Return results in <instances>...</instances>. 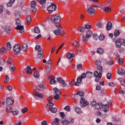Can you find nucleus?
Wrapping results in <instances>:
<instances>
[{
	"mask_svg": "<svg viewBox=\"0 0 125 125\" xmlns=\"http://www.w3.org/2000/svg\"><path fill=\"white\" fill-rule=\"evenodd\" d=\"M79 43L76 41H74L72 44V45L74 46H75V47L79 46Z\"/></svg>",
	"mask_w": 125,
	"mask_h": 125,
	"instance_id": "603ef678",
	"label": "nucleus"
},
{
	"mask_svg": "<svg viewBox=\"0 0 125 125\" xmlns=\"http://www.w3.org/2000/svg\"><path fill=\"white\" fill-rule=\"evenodd\" d=\"M102 107H103L102 108L103 110L105 112H106L109 110V106L107 104L103 105Z\"/></svg>",
	"mask_w": 125,
	"mask_h": 125,
	"instance_id": "f3484780",
	"label": "nucleus"
},
{
	"mask_svg": "<svg viewBox=\"0 0 125 125\" xmlns=\"http://www.w3.org/2000/svg\"><path fill=\"white\" fill-rule=\"evenodd\" d=\"M28 111V109L27 107H25L24 108L22 109L21 111L24 114L25 112H27Z\"/></svg>",
	"mask_w": 125,
	"mask_h": 125,
	"instance_id": "5fc2aeb1",
	"label": "nucleus"
},
{
	"mask_svg": "<svg viewBox=\"0 0 125 125\" xmlns=\"http://www.w3.org/2000/svg\"><path fill=\"white\" fill-rule=\"evenodd\" d=\"M59 120L57 118H55L54 119V121L52 122V125H59Z\"/></svg>",
	"mask_w": 125,
	"mask_h": 125,
	"instance_id": "6ab92c4d",
	"label": "nucleus"
},
{
	"mask_svg": "<svg viewBox=\"0 0 125 125\" xmlns=\"http://www.w3.org/2000/svg\"><path fill=\"white\" fill-rule=\"evenodd\" d=\"M97 52L100 54H102L104 52L103 50L101 48H99L97 49Z\"/></svg>",
	"mask_w": 125,
	"mask_h": 125,
	"instance_id": "2f4dec72",
	"label": "nucleus"
},
{
	"mask_svg": "<svg viewBox=\"0 0 125 125\" xmlns=\"http://www.w3.org/2000/svg\"><path fill=\"white\" fill-rule=\"evenodd\" d=\"M118 73L120 75H122L125 73V70L121 68H119L117 71Z\"/></svg>",
	"mask_w": 125,
	"mask_h": 125,
	"instance_id": "393cba45",
	"label": "nucleus"
},
{
	"mask_svg": "<svg viewBox=\"0 0 125 125\" xmlns=\"http://www.w3.org/2000/svg\"><path fill=\"white\" fill-rule=\"evenodd\" d=\"M56 6L55 3H52L50 6L47 7V10L48 11V13L50 14L53 11L56 10Z\"/></svg>",
	"mask_w": 125,
	"mask_h": 125,
	"instance_id": "f03ea898",
	"label": "nucleus"
},
{
	"mask_svg": "<svg viewBox=\"0 0 125 125\" xmlns=\"http://www.w3.org/2000/svg\"><path fill=\"white\" fill-rule=\"evenodd\" d=\"M7 104L12 105L14 103V99L11 97H8L6 99Z\"/></svg>",
	"mask_w": 125,
	"mask_h": 125,
	"instance_id": "20e7f679",
	"label": "nucleus"
},
{
	"mask_svg": "<svg viewBox=\"0 0 125 125\" xmlns=\"http://www.w3.org/2000/svg\"><path fill=\"white\" fill-rule=\"evenodd\" d=\"M86 77L88 78H90L92 77V73L89 71H87L86 73Z\"/></svg>",
	"mask_w": 125,
	"mask_h": 125,
	"instance_id": "4c0bfd02",
	"label": "nucleus"
},
{
	"mask_svg": "<svg viewBox=\"0 0 125 125\" xmlns=\"http://www.w3.org/2000/svg\"><path fill=\"white\" fill-rule=\"evenodd\" d=\"M57 82L54 79V77H53L50 81L49 83L51 84H55Z\"/></svg>",
	"mask_w": 125,
	"mask_h": 125,
	"instance_id": "72a5a7b5",
	"label": "nucleus"
},
{
	"mask_svg": "<svg viewBox=\"0 0 125 125\" xmlns=\"http://www.w3.org/2000/svg\"><path fill=\"white\" fill-rule=\"evenodd\" d=\"M13 61L11 58H9L6 62L7 64H9L12 63L13 62Z\"/></svg>",
	"mask_w": 125,
	"mask_h": 125,
	"instance_id": "49530a36",
	"label": "nucleus"
},
{
	"mask_svg": "<svg viewBox=\"0 0 125 125\" xmlns=\"http://www.w3.org/2000/svg\"><path fill=\"white\" fill-rule=\"evenodd\" d=\"M53 90H55V94L60 95V94H61V93H60L61 91L58 90L57 88H54Z\"/></svg>",
	"mask_w": 125,
	"mask_h": 125,
	"instance_id": "c85d7f7f",
	"label": "nucleus"
},
{
	"mask_svg": "<svg viewBox=\"0 0 125 125\" xmlns=\"http://www.w3.org/2000/svg\"><path fill=\"white\" fill-rule=\"evenodd\" d=\"M60 20L61 17L59 14L54 15L51 17V20L55 24L56 26H59L60 24L59 22Z\"/></svg>",
	"mask_w": 125,
	"mask_h": 125,
	"instance_id": "f257e3e1",
	"label": "nucleus"
},
{
	"mask_svg": "<svg viewBox=\"0 0 125 125\" xmlns=\"http://www.w3.org/2000/svg\"><path fill=\"white\" fill-rule=\"evenodd\" d=\"M75 110L77 113H81V109L78 106H76L75 108Z\"/></svg>",
	"mask_w": 125,
	"mask_h": 125,
	"instance_id": "58836bf2",
	"label": "nucleus"
},
{
	"mask_svg": "<svg viewBox=\"0 0 125 125\" xmlns=\"http://www.w3.org/2000/svg\"><path fill=\"white\" fill-rule=\"evenodd\" d=\"M119 91L120 94H125V87L121 88L119 90Z\"/></svg>",
	"mask_w": 125,
	"mask_h": 125,
	"instance_id": "de8ad7c7",
	"label": "nucleus"
},
{
	"mask_svg": "<svg viewBox=\"0 0 125 125\" xmlns=\"http://www.w3.org/2000/svg\"><path fill=\"white\" fill-rule=\"evenodd\" d=\"M96 26L98 28H102L103 26V24L100 22H98L96 25Z\"/></svg>",
	"mask_w": 125,
	"mask_h": 125,
	"instance_id": "3c124183",
	"label": "nucleus"
},
{
	"mask_svg": "<svg viewBox=\"0 0 125 125\" xmlns=\"http://www.w3.org/2000/svg\"><path fill=\"white\" fill-rule=\"evenodd\" d=\"M33 75L35 78H38L39 76V72L37 71H35L33 74Z\"/></svg>",
	"mask_w": 125,
	"mask_h": 125,
	"instance_id": "c9c22d12",
	"label": "nucleus"
},
{
	"mask_svg": "<svg viewBox=\"0 0 125 125\" xmlns=\"http://www.w3.org/2000/svg\"><path fill=\"white\" fill-rule=\"evenodd\" d=\"M96 103L95 101L94 100H93V101L91 102L90 105L91 106H95Z\"/></svg>",
	"mask_w": 125,
	"mask_h": 125,
	"instance_id": "e2e57ef3",
	"label": "nucleus"
},
{
	"mask_svg": "<svg viewBox=\"0 0 125 125\" xmlns=\"http://www.w3.org/2000/svg\"><path fill=\"white\" fill-rule=\"evenodd\" d=\"M26 21H27V23L28 25L29 24L31 21V18L30 16L28 15L27 16L26 18Z\"/></svg>",
	"mask_w": 125,
	"mask_h": 125,
	"instance_id": "7c9ffc66",
	"label": "nucleus"
},
{
	"mask_svg": "<svg viewBox=\"0 0 125 125\" xmlns=\"http://www.w3.org/2000/svg\"><path fill=\"white\" fill-rule=\"evenodd\" d=\"M102 104L101 103H98L96 104L95 107L97 109H101L102 108Z\"/></svg>",
	"mask_w": 125,
	"mask_h": 125,
	"instance_id": "5701e85b",
	"label": "nucleus"
},
{
	"mask_svg": "<svg viewBox=\"0 0 125 125\" xmlns=\"http://www.w3.org/2000/svg\"><path fill=\"white\" fill-rule=\"evenodd\" d=\"M64 109L67 111H69L70 110V107L68 105L67 106L65 107Z\"/></svg>",
	"mask_w": 125,
	"mask_h": 125,
	"instance_id": "774afa93",
	"label": "nucleus"
},
{
	"mask_svg": "<svg viewBox=\"0 0 125 125\" xmlns=\"http://www.w3.org/2000/svg\"><path fill=\"white\" fill-rule=\"evenodd\" d=\"M21 48V49L23 52H25L26 51L28 48L27 44L25 43L23 44Z\"/></svg>",
	"mask_w": 125,
	"mask_h": 125,
	"instance_id": "a211bd4d",
	"label": "nucleus"
},
{
	"mask_svg": "<svg viewBox=\"0 0 125 125\" xmlns=\"http://www.w3.org/2000/svg\"><path fill=\"white\" fill-rule=\"evenodd\" d=\"M104 10L105 11L107 12L108 11L111 10V8L110 7H105L104 8Z\"/></svg>",
	"mask_w": 125,
	"mask_h": 125,
	"instance_id": "09e8293b",
	"label": "nucleus"
},
{
	"mask_svg": "<svg viewBox=\"0 0 125 125\" xmlns=\"http://www.w3.org/2000/svg\"><path fill=\"white\" fill-rule=\"evenodd\" d=\"M87 38L86 37V36L85 37L83 35L82 39V41L83 42H86L88 40Z\"/></svg>",
	"mask_w": 125,
	"mask_h": 125,
	"instance_id": "13d9d810",
	"label": "nucleus"
},
{
	"mask_svg": "<svg viewBox=\"0 0 125 125\" xmlns=\"http://www.w3.org/2000/svg\"><path fill=\"white\" fill-rule=\"evenodd\" d=\"M33 95L36 96L41 99H43L44 97V94L43 93H36L35 94H33Z\"/></svg>",
	"mask_w": 125,
	"mask_h": 125,
	"instance_id": "9b49d317",
	"label": "nucleus"
},
{
	"mask_svg": "<svg viewBox=\"0 0 125 125\" xmlns=\"http://www.w3.org/2000/svg\"><path fill=\"white\" fill-rule=\"evenodd\" d=\"M54 105V104L53 103H49L48 104H47L46 106V109L48 111L50 110V109Z\"/></svg>",
	"mask_w": 125,
	"mask_h": 125,
	"instance_id": "412c9836",
	"label": "nucleus"
},
{
	"mask_svg": "<svg viewBox=\"0 0 125 125\" xmlns=\"http://www.w3.org/2000/svg\"><path fill=\"white\" fill-rule=\"evenodd\" d=\"M112 26V24L111 22L110 21H109L108 22L106 26L107 30L108 31H109L111 30Z\"/></svg>",
	"mask_w": 125,
	"mask_h": 125,
	"instance_id": "b1692460",
	"label": "nucleus"
},
{
	"mask_svg": "<svg viewBox=\"0 0 125 125\" xmlns=\"http://www.w3.org/2000/svg\"><path fill=\"white\" fill-rule=\"evenodd\" d=\"M57 80L58 82L62 84V86L63 87H64L66 86V83L62 78L59 77L57 78Z\"/></svg>",
	"mask_w": 125,
	"mask_h": 125,
	"instance_id": "39448f33",
	"label": "nucleus"
},
{
	"mask_svg": "<svg viewBox=\"0 0 125 125\" xmlns=\"http://www.w3.org/2000/svg\"><path fill=\"white\" fill-rule=\"evenodd\" d=\"M53 99L55 100H59L60 99V95L55 94L53 97Z\"/></svg>",
	"mask_w": 125,
	"mask_h": 125,
	"instance_id": "bf43d9fd",
	"label": "nucleus"
},
{
	"mask_svg": "<svg viewBox=\"0 0 125 125\" xmlns=\"http://www.w3.org/2000/svg\"><path fill=\"white\" fill-rule=\"evenodd\" d=\"M50 111L52 113H55L57 112V109L56 108H53L52 107L50 108Z\"/></svg>",
	"mask_w": 125,
	"mask_h": 125,
	"instance_id": "79ce46f5",
	"label": "nucleus"
},
{
	"mask_svg": "<svg viewBox=\"0 0 125 125\" xmlns=\"http://www.w3.org/2000/svg\"><path fill=\"white\" fill-rule=\"evenodd\" d=\"M97 70L99 71V72L102 73L103 72V67L100 65L97 66Z\"/></svg>",
	"mask_w": 125,
	"mask_h": 125,
	"instance_id": "a18cd8bd",
	"label": "nucleus"
},
{
	"mask_svg": "<svg viewBox=\"0 0 125 125\" xmlns=\"http://www.w3.org/2000/svg\"><path fill=\"white\" fill-rule=\"evenodd\" d=\"M58 29H56V30H54L53 31V32L56 35H58L61 33V31H62L61 30V25L59 26L58 27L56 26Z\"/></svg>",
	"mask_w": 125,
	"mask_h": 125,
	"instance_id": "0eeeda50",
	"label": "nucleus"
},
{
	"mask_svg": "<svg viewBox=\"0 0 125 125\" xmlns=\"http://www.w3.org/2000/svg\"><path fill=\"white\" fill-rule=\"evenodd\" d=\"M34 32L37 33H39L40 32V30L38 27H35L34 29Z\"/></svg>",
	"mask_w": 125,
	"mask_h": 125,
	"instance_id": "37998d69",
	"label": "nucleus"
},
{
	"mask_svg": "<svg viewBox=\"0 0 125 125\" xmlns=\"http://www.w3.org/2000/svg\"><path fill=\"white\" fill-rule=\"evenodd\" d=\"M51 68V65H49L46 66L45 68V71L47 74H49L50 72Z\"/></svg>",
	"mask_w": 125,
	"mask_h": 125,
	"instance_id": "cd10ccee",
	"label": "nucleus"
},
{
	"mask_svg": "<svg viewBox=\"0 0 125 125\" xmlns=\"http://www.w3.org/2000/svg\"><path fill=\"white\" fill-rule=\"evenodd\" d=\"M31 7H35L36 6V3L35 1L33 0L31 3Z\"/></svg>",
	"mask_w": 125,
	"mask_h": 125,
	"instance_id": "864d4df0",
	"label": "nucleus"
},
{
	"mask_svg": "<svg viewBox=\"0 0 125 125\" xmlns=\"http://www.w3.org/2000/svg\"><path fill=\"white\" fill-rule=\"evenodd\" d=\"M24 27L23 26L21 25H18L17 27L15 28L17 30H19V32L22 34L24 32Z\"/></svg>",
	"mask_w": 125,
	"mask_h": 125,
	"instance_id": "1a4fd4ad",
	"label": "nucleus"
},
{
	"mask_svg": "<svg viewBox=\"0 0 125 125\" xmlns=\"http://www.w3.org/2000/svg\"><path fill=\"white\" fill-rule=\"evenodd\" d=\"M62 123L64 125H67L69 123V122L67 120H66L65 118H63L61 119Z\"/></svg>",
	"mask_w": 125,
	"mask_h": 125,
	"instance_id": "4be33fe9",
	"label": "nucleus"
},
{
	"mask_svg": "<svg viewBox=\"0 0 125 125\" xmlns=\"http://www.w3.org/2000/svg\"><path fill=\"white\" fill-rule=\"evenodd\" d=\"M104 34H101L99 37V38L100 40H103L104 39Z\"/></svg>",
	"mask_w": 125,
	"mask_h": 125,
	"instance_id": "680f3d73",
	"label": "nucleus"
},
{
	"mask_svg": "<svg viewBox=\"0 0 125 125\" xmlns=\"http://www.w3.org/2000/svg\"><path fill=\"white\" fill-rule=\"evenodd\" d=\"M120 32L118 30H116L114 32V35L115 37L118 36Z\"/></svg>",
	"mask_w": 125,
	"mask_h": 125,
	"instance_id": "4d7b16f0",
	"label": "nucleus"
},
{
	"mask_svg": "<svg viewBox=\"0 0 125 125\" xmlns=\"http://www.w3.org/2000/svg\"><path fill=\"white\" fill-rule=\"evenodd\" d=\"M122 41L121 39H118L115 41V43L117 47L118 48L121 47V45L122 44Z\"/></svg>",
	"mask_w": 125,
	"mask_h": 125,
	"instance_id": "6e6552de",
	"label": "nucleus"
},
{
	"mask_svg": "<svg viewBox=\"0 0 125 125\" xmlns=\"http://www.w3.org/2000/svg\"><path fill=\"white\" fill-rule=\"evenodd\" d=\"M6 90L9 91H11L12 90V87L10 85L7 86L6 87Z\"/></svg>",
	"mask_w": 125,
	"mask_h": 125,
	"instance_id": "69168bd1",
	"label": "nucleus"
},
{
	"mask_svg": "<svg viewBox=\"0 0 125 125\" xmlns=\"http://www.w3.org/2000/svg\"><path fill=\"white\" fill-rule=\"evenodd\" d=\"M35 49L38 52H42V48L39 45H36L35 47Z\"/></svg>",
	"mask_w": 125,
	"mask_h": 125,
	"instance_id": "bb28decb",
	"label": "nucleus"
},
{
	"mask_svg": "<svg viewBox=\"0 0 125 125\" xmlns=\"http://www.w3.org/2000/svg\"><path fill=\"white\" fill-rule=\"evenodd\" d=\"M118 80L125 87V81L122 78H119Z\"/></svg>",
	"mask_w": 125,
	"mask_h": 125,
	"instance_id": "f704fd0d",
	"label": "nucleus"
},
{
	"mask_svg": "<svg viewBox=\"0 0 125 125\" xmlns=\"http://www.w3.org/2000/svg\"><path fill=\"white\" fill-rule=\"evenodd\" d=\"M93 35V33L92 31L89 30H88L86 32V37L87 38L90 37Z\"/></svg>",
	"mask_w": 125,
	"mask_h": 125,
	"instance_id": "4468645a",
	"label": "nucleus"
},
{
	"mask_svg": "<svg viewBox=\"0 0 125 125\" xmlns=\"http://www.w3.org/2000/svg\"><path fill=\"white\" fill-rule=\"evenodd\" d=\"M9 68L12 72L16 70V67L13 64L10 65L9 67Z\"/></svg>",
	"mask_w": 125,
	"mask_h": 125,
	"instance_id": "e433bc0d",
	"label": "nucleus"
},
{
	"mask_svg": "<svg viewBox=\"0 0 125 125\" xmlns=\"http://www.w3.org/2000/svg\"><path fill=\"white\" fill-rule=\"evenodd\" d=\"M7 50L6 47H2L0 48V53L1 54H4L7 51Z\"/></svg>",
	"mask_w": 125,
	"mask_h": 125,
	"instance_id": "2eb2a0df",
	"label": "nucleus"
},
{
	"mask_svg": "<svg viewBox=\"0 0 125 125\" xmlns=\"http://www.w3.org/2000/svg\"><path fill=\"white\" fill-rule=\"evenodd\" d=\"M85 28L84 27H80L79 28V31L82 32H84L85 30Z\"/></svg>",
	"mask_w": 125,
	"mask_h": 125,
	"instance_id": "052dcab7",
	"label": "nucleus"
},
{
	"mask_svg": "<svg viewBox=\"0 0 125 125\" xmlns=\"http://www.w3.org/2000/svg\"><path fill=\"white\" fill-rule=\"evenodd\" d=\"M16 24L17 26L18 25H21V21L18 19H15Z\"/></svg>",
	"mask_w": 125,
	"mask_h": 125,
	"instance_id": "8fccbe9b",
	"label": "nucleus"
},
{
	"mask_svg": "<svg viewBox=\"0 0 125 125\" xmlns=\"http://www.w3.org/2000/svg\"><path fill=\"white\" fill-rule=\"evenodd\" d=\"M11 105L7 104L6 111L9 113H11L12 111L11 110V107L10 106Z\"/></svg>",
	"mask_w": 125,
	"mask_h": 125,
	"instance_id": "a878e982",
	"label": "nucleus"
},
{
	"mask_svg": "<svg viewBox=\"0 0 125 125\" xmlns=\"http://www.w3.org/2000/svg\"><path fill=\"white\" fill-rule=\"evenodd\" d=\"M107 64L109 65H111L114 64V63L113 61L110 60L107 63Z\"/></svg>",
	"mask_w": 125,
	"mask_h": 125,
	"instance_id": "338daca9",
	"label": "nucleus"
},
{
	"mask_svg": "<svg viewBox=\"0 0 125 125\" xmlns=\"http://www.w3.org/2000/svg\"><path fill=\"white\" fill-rule=\"evenodd\" d=\"M66 56L69 61H71L73 60V58L74 57V53H68L66 54Z\"/></svg>",
	"mask_w": 125,
	"mask_h": 125,
	"instance_id": "423d86ee",
	"label": "nucleus"
},
{
	"mask_svg": "<svg viewBox=\"0 0 125 125\" xmlns=\"http://www.w3.org/2000/svg\"><path fill=\"white\" fill-rule=\"evenodd\" d=\"M31 9L32 12H36L37 11V9L35 8V7H31Z\"/></svg>",
	"mask_w": 125,
	"mask_h": 125,
	"instance_id": "0e129e2a",
	"label": "nucleus"
},
{
	"mask_svg": "<svg viewBox=\"0 0 125 125\" xmlns=\"http://www.w3.org/2000/svg\"><path fill=\"white\" fill-rule=\"evenodd\" d=\"M21 48L18 44H16L13 47V50L14 54L17 55L20 53Z\"/></svg>",
	"mask_w": 125,
	"mask_h": 125,
	"instance_id": "7ed1b4c3",
	"label": "nucleus"
},
{
	"mask_svg": "<svg viewBox=\"0 0 125 125\" xmlns=\"http://www.w3.org/2000/svg\"><path fill=\"white\" fill-rule=\"evenodd\" d=\"M95 63L97 66L100 65L101 64V61L99 60H97L95 61Z\"/></svg>",
	"mask_w": 125,
	"mask_h": 125,
	"instance_id": "ea45409f",
	"label": "nucleus"
},
{
	"mask_svg": "<svg viewBox=\"0 0 125 125\" xmlns=\"http://www.w3.org/2000/svg\"><path fill=\"white\" fill-rule=\"evenodd\" d=\"M88 13L92 15L95 13L94 9L91 7H90L87 9Z\"/></svg>",
	"mask_w": 125,
	"mask_h": 125,
	"instance_id": "9d476101",
	"label": "nucleus"
},
{
	"mask_svg": "<svg viewBox=\"0 0 125 125\" xmlns=\"http://www.w3.org/2000/svg\"><path fill=\"white\" fill-rule=\"evenodd\" d=\"M80 102L81 104L83 106H86L89 104V103L87 101L85 100L83 98H81Z\"/></svg>",
	"mask_w": 125,
	"mask_h": 125,
	"instance_id": "f8f14e48",
	"label": "nucleus"
},
{
	"mask_svg": "<svg viewBox=\"0 0 125 125\" xmlns=\"http://www.w3.org/2000/svg\"><path fill=\"white\" fill-rule=\"evenodd\" d=\"M84 93L82 91L78 92L76 93V94H74V98L75 99H76V97L77 96V95H79L80 96H83L84 95Z\"/></svg>",
	"mask_w": 125,
	"mask_h": 125,
	"instance_id": "ddd939ff",
	"label": "nucleus"
},
{
	"mask_svg": "<svg viewBox=\"0 0 125 125\" xmlns=\"http://www.w3.org/2000/svg\"><path fill=\"white\" fill-rule=\"evenodd\" d=\"M117 62L119 64L121 65L123 64L124 61L123 59L119 58Z\"/></svg>",
	"mask_w": 125,
	"mask_h": 125,
	"instance_id": "a19ab883",
	"label": "nucleus"
},
{
	"mask_svg": "<svg viewBox=\"0 0 125 125\" xmlns=\"http://www.w3.org/2000/svg\"><path fill=\"white\" fill-rule=\"evenodd\" d=\"M5 31L7 33H9L11 30V28L10 26H6L4 28Z\"/></svg>",
	"mask_w": 125,
	"mask_h": 125,
	"instance_id": "dca6fc26",
	"label": "nucleus"
},
{
	"mask_svg": "<svg viewBox=\"0 0 125 125\" xmlns=\"http://www.w3.org/2000/svg\"><path fill=\"white\" fill-rule=\"evenodd\" d=\"M84 26L85 28L87 29H90L92 27L91 24L90 23H87L85 24Z\"/></svg>",
	"mask_w": 125,
	"mask_h": 125,
	"instance_id": "c03bdc74",
	"label": "nucleus"
},
{
	"mask_svg": "<svg viewBox=\"0 0 125 125\" xmlns=\"http://www.w3.org/2000/svg\"><path fill=\"white\" fill-rule=\"evenodd\" d=\"M6 46L7 47V51H10L11 48V46L10 42H8L6 44Z\"/></svg>",
	"mask_w": 125,
	"mask_h": 125,
	"instance_id": "6e6d98bb",
	"label": "nucleus"
},
{
	"mask_svg": "<svg viewBox=\"0 0 125 125\" xmlns=\"http://www.w3.org/2000/svg\"><path fill=\"white\" fill-rule=\"evenodd\" d=\"M43 52H38L37 55L38 57V58L41 59H42L43 58Z\"/></svg>",
	"mask_w": 125,
	"mask_h": 125,
	"instance_id": "473e14b6",
	"label": "nucleus"
},
{
	"mask_svg": "<svg viewBox=\"0 0 125 125\" xmlns=\"http://www.w3.org/2000/svg\"><path fill=\"white\" fill-rule=\"evenodd\" d=\"M102 73L99 72V73L97 71H95L94 72V76L96 77H97L99 76H102Z\"/></svg>",
	"mask_w": 125,
	"mask_h": 125,
	"instance_id": "c756f323",
	"label": "nucleus"
},
{
	"mask_svg": "<svg viewBox=\"0 0 125 125\" xmlns=\"http://www.w3.org/2000/svg\"><path fill=\"white\" fill-rule=\"evenodd\" d=\"M27 70L26 73L29 74H31L32 73V71L31 66L30 65H28L26 68Z\"/></svg>",
	"mask_w": 125,
	"mask_h": 125,
	"instance_id": "aec40b11",
	"label": "nucleus"
}]
</instances>
